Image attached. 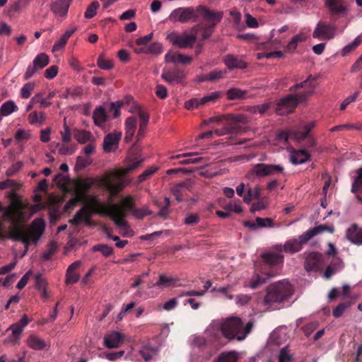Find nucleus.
Masks as SVG:
<instances>
[{"label":"nucleus","instance_id":"obj_1","mask_svg":"<svg viewBox=\"0 0 362 362\" xmlns=\"http://www.w3.org/2000/svg\"><path fill=\"white\" fill-rule=\"evenodd\" d=\"M92 177L78 179L76 183V190L75 198L69 199V208L75 205L76 202L83 204V206L74 215L73 219L69 220V223L78 225L85 222L86 225L91 224L92 214L104 202H101L95 195L89 194L88 192L94 184Z\"/></svg>","mask_w":362,"mask_h":362},{"label":"nucleus","instance_id":"obj_2","mask_svg":"<svg viewBox=\"0 0 362 362\" xmlns=\"http://www.w3.org/2000/svg\"><path fill=\"white\" fill-rule=\"evenodd\" d=\"M45 221L40 218L34 219L29 228L18 223L11 224L8 228V237L16 241H22L27 251L30 240L37 243L45 231Z\"/></svg>","mask_w":362,"mask_h":362},{"label":"nucleus","instance_id":"obj_3","mask_svg":"<svg viewBox=\"0 0 362 362\" xmlns=\"http://www.w3.org/2000/svg\"><path fill=\"white\" fill-rule=\"evenodd\" d=\"M293 294V287L288 280H281L271 284L267 288L263 303L272 306L288 300Z\"/></svg>","mask_w":362,"mask_h":362},{"label":"nucleus","instance_id":"obj_4","mask_svg":"<svg viewBox=\"0 0 362 362\" xmlns=\"http://www.w3.org/2000/svg\"><path fill=\"white\" fill-rule=\"evenodd\" d=\"M252 327V322L250 321L244 327L240 318L231 317L221 325V330L226 338L230 339L235 338L237 340L243 341L250 332Z\"/></svg>","mask_w":362,"mask_h":362},{"label":"nucleus","instance_id":"obj_5","mask_svg":"<svg viewBox=\"0 0 362 362\" xmlns=\"http://www.w3.org/2000/svg\"><path fill=\"white\" fill-rule=\"evenodd\" d=\"M250 119L245 114H227L226 122L223 127L215 129V135L221 136L226 134H238L244 131V128L240 124H247Z\"/></svg>","mask_w":362,"mask_h":362},{"label":"nucleus","instance_id":"obj_6","mask_svg":"<svg viewBox=\"0 0 362 362\" xmlns=\"http://www.w3.org/2000/svg\"><path fill=\"white\" fill-rule=\"evenodd\" d=\"M93 214H99L100 216H107L112 219L115 225L121 229L128 228V223L124 219L125 211L123 207L119 204H108L103 203Z\"/></svg>","mask_w":362,"mask_h":362},{"label":"nucleus","instance_id":"obj_7","mask_svg":"<svg viewBox=\"0 0 362 362\" xmlns=\"http://www.w3.org/2000/svg\"><path fill=\"white\" fill-rule=\"evenodd\" d=\"M198 18L197 8L194 7H180L171 11L168 20L173 23H185L187 22H195Z\"/></svg>","mask_w":362,"mask_h":362},{"label":"nucleus","instance_id":"obj_8","mask_svg":"<svg viewBox=\"0 0 362 362\" xmlns=\"http://www.w3.org/2000/svg\"><path fill=\"white\" fill-rule=\"evenodd\" d=\"M316 87V78L312 75H310L307 79L298 83H295L290 88V90L297 93L300 100H306L308 97H310Z\"/></svg>","mask_w":362,"mask_h":362},{"label":"nucleus","instance_id":"obj_9","mask_svg":"<svg viewBox=\"0 0 362 362\" xmlns=\"http://www.w3.org/2000/svg\"><path fill=\"white\" fill-rule=\"evenodd\" d=\"M283 172L284 168L280 165L257 163L249 171L248 176L250 178L262 177L280 174Z\"/></svg>","mask_w":362,"mask_h":362},{"label":"nucleus","instance_id":"obj_10","mask_svg":"<svg viewBox=\"0 0 362 362\" xmlns=\"http://www.w3.org/2000/svg\"><path fill=\"white\" fill-rule=\"evenodd\" d=\"M304 101L305 100H300L297 93L289 94L277 102L275 110L278 115H288L292 112L300 103Z\"/></svg>","mask_w":362,"mask_h":362},{"label":"nucleus","instance_id":"obj_11","mask_svg":"<svg viewBox=\"0 0 362 362\" xmlns=\"http://www.w3.org/2000/svg\"><path fill=\"white\" fill-rule=\"evenodd\" d=\"M166 39L172 45L177 46L180 49L191 48L197 40V37L194 34H188L184 32L179 35L175 32L170 33Z\"/></svg>","mask_w":362,"mask_h":362},{"label":"nucleus","instance_id":"obj_12","mask_svg":"<svg viewBox=\"0 0 362 362\" xmlns=\"http://www.w3.org/2000/svg\"><path fill=\"white\" fill-rule=\"evenodd\" d=\"M49 62V57L45 53H40L34 58L32 64L28 66L23 78L28 80L35 76L40 69L45 67Z\"/></svg>","mask_w":362,"mask_h":362},{"label":"nucleus","instance_id":"obj_13","mask_svg":"<svg viewBox=\"0 0 362 362\" xmlns=\"http://www.w3.org/2000/svg\"><path fill=\"white\" fill-rule=\"evenodd\" d=\"M260 268H264L265 271H274L272 267L281 264L284 262V256L274 252H264L260 255Z\"/></svg>","mask_w":362,"mask_h":362},{"label":"nucleus","instance_id":"obj_14","mask_svg":"<svg viewBox=\"0 0 362 362\" xmlns=\"http://www.w3.org/2000/svg\"><path fill=\"white\" fill-rule=\"evenodd\" d=\"M336 27L324 21H319L313 32L315 39H333L335 37Z\"/></svg>","mask_w":362,"mask_h":362},{"label":"nucleus","instance_id":"obj_15","mask_svg":"<svg viewBox=\"0 0 362 362\" xmlns=\"http://www.w3.org/2000/svg\"><path fill=\"white\" fill-rule=\"evenodd\" d=\"M325 258V255L317 252L308 253L305 259L304 267L305 270L318 271L323 267Z\"/></svg>","mask_w":362,"mask_h":362},{"label":"nucleus","instance_id":"obj_16","mask_svg":"<svg viewBox=\"0 0 362 362\" xmlns=\"http://www.w3.org/2000/svg\"><path fill=\"white\" fill-rule=\"evenodd\" d=\"M197 13L207 22V25L211 26H215L221 22L223 18L222 12L211 11L204 6H199L197 7Z\"/></svg>","mask_w":362,"mask_h":362},{"label":"nucleus","instance_id":"obj_17","mask_svg":"<svg viewBox=\"0 0 362 362\" xmlns=\"http://www.w3.org/2000/svg\"><path fill=\"white\" fill-rule=\"evenodd\" d=\"M309 240L305 233L298 236V238L288 240L283 245L284 252L294 254L301 250L303 245Z\"/></svg>","mask_w":362,"mask_h":362},{"label":"nucleus","instance_id":"obj_18","mask_svg":"<svg viewBox=\"0 0 362 362\" xmlns=\"http://www.w3.org/2000/svg\"><path fill=\"white\" fill-rule=\"evenodd\" d=\"M29 323V320L26 315H23L21 320L8 327L7 330L11 331V336L9 337V340L13 342L18 341L21 334L23 332V329L25 326H27Z\"/></svg>","mask_w":362,"mask_h":362},{"label":"nucleus","instance_id":"obj_19","mask_svg":"<svg viewBox=\"0 0 362 362\" xmlns=\"http://www.w3.org/2000/svg\"><path fill=\"white\" fill-rule=\"evenodd\" d=\"M223 62L230 70L234 69H245L248 66L247 62L243 60V57H238L232 54L225 55Z\"/></svg>","mask_w":362,"mask_h":362},{"label":"nucleus","instance_id":"obj_20","mask_svg":"<svg viewBox=\"0 0 362 362\" xmlns=\"http://www.w3.org/2000/svg\"><path fill=\"white\" fill-rule=\"evenodd\" d=\"M185 75L180 69H163L161 78L168 84H178L181 83Z\"/></svg>","mask_w":362,"mask_h":362},{"label":"nucleus","instance_id":"obj_21","mask_svg":"<svg viewBox=\"0 0 362 362\" xmlns=\"http://www.w3.org/2000/svg\"><path fill=\"white\" fill-rule=\"evenodd\" d=\"M121 136L122 132L117 131L106 135L105 139H103V151L111 152L117 148Z\"/></svg>","mask_w":362,"mask_h":362},{"label":"nucleus","instance_id":"obj_22","mask_svg":"<svg viewBox=\"0 0 362 362\" xmlns=\"http://www.w3.org/2000/svg\"><path fill=\"white\" fill-rule=\"evenodd\" d=\"M259 272L254 275L250 281V286L252 288H257L276 274L274 271H265L264 268H259Z\"/></svg>","mask_w":362,"mask_h":362},{"label":"nucleus","instance_id":"obj_23","mask_svg":"<svg viewBox=\"0 0 362 362\" xmlns=\"http://www.w3.org/2000/svg\"><path fill=\"white\" fill-rule=\"evenodd\" d=\"M123 340V334L119 332L113 331L103 338V344L108 349H117L122 344Z\"/></svg>","mask_w":362,"mask_h":362},{"label":"nucleus","instance_id":"obj_24","mask_svg":"<svg viewBox=\"0 0 362 362\" xmlns=\"http://www.w3.org/2000/svg\"><path fill=\"white\" fill-rule=\"evenodd\" d=\"M244 226L250 230H257L260 228L273 227L274 221L271 218H261L257 217L255 221H246L244 222Z\"/></svg>","mask_w":362,"mask_h":362},{"label":"nucleus","instance_id":"obj_25","mask_svg":"<svg viewBox=\"0 0 362 362\" xmlns=\"http://www.w3.org/2000/svg\"><path fill=\"white\" fill-rule=\"evenodd\" d=\"M346 236L352 243L358 245H362V228L357 224L351 225L347 229Z\"/></svg>","mask_w":362,"mask_h":362},{"label":"nucleus","instance_id":"obj_26","mask_svg":"<svg viewBox=\"0 0 362 362\" xmlns=\"http://www.w3.org/2000/svg\"><path fill=\"white\" fill-rule=\"evenodd\" d=\"M137 119L135 117H129L124 122V130H126V135H124V141L126 143H129L132 141L136 129Z\"/></svg>","mask_w":362,"mask_h":362},{"label":"nucleus","instance_id":"obj_27","mask_svg":"<svg viewBox=\"0 0 362 362\" xmlns=\"http://www.w3.org/2000/svg\"><path fill=\"white\" fill-rule=\"evenodd\" d=\"M94 124L98 127H103L108 119L107 112L102 105L97 106L93 112Z\"/></svg>","mask_w":362,"mask_h":362},{"label":"nucleus","instance_id":"obj_28","mask_svg":"<svg viewBox=\"0 0 362 362\" xmlns=\"http://www.w3.org/2000/svg\"><path fill=\"white\" fill-rule=\"evenodd\" d=\"M310 154L305 150H295L291 155V161L294 165H298L310 160Z\"/></svg>","mask_w":362,"mask_h":362},{"label":"nucleus","instance_id":"obj_29","mask_svg":"<svg viewBox=\"0 0 362 362\" xmlns=\"http://www.w3.org/2000/svg\"><path fill=\"white\" fill-rule=\"evenodd\" d=\"M327 232L329 233H334V227L331 226H327L325 224L319 225L317 226H315L313 228L308 229L305 233V235L307 236L306 238H310V240L318 234Z\"/></svg>","mask_w":362,"mask_h":362},{"label":"nucleus","instance_id":"obj_30","mask_svg":"<svg viewBox=\"0 0 362 362\" xmlns=\"http://www.w3.org/2000/svg\"><path fill=\"white\" fill-rule=\"evenodd\" d=\"M99 185L112 192L114 194H116V193L121 190L120 185L113 183L111 175H106L101 177L99 181Z\"/></svg>","mask_w":362,"mask_h":362},{"label":"nucleus","instance_id":"obj_31","mask_svg":"<svg viewBox=\"0 0 362 362\" xmlns=\"http://www.w3.org/2000/svg\"><path fill=\"white\" fill-rule=\"evenodd\" d=\"M53 181L54 185H57L63 194L64 197H66L68 194V175L59 173L55 175Z\"/></svg>","mask_w":362,"mask_h":362},{"label":"nucleus","instance_id":"obj_32","mask_svg":"<svg viewBox=\"0 0 362 362\" xmlns=\"http://www.w3.org/2000/svg\"><path fill=\"white\" fill-rule=\"evenodd\" d=\"M226 95L228 100H243L247 98V91L239 88H230Z\"/></svg>","mask_w":362,"mask_h":362},{"label":"nucleus","instance_id":"obj_33","mask_svg":"<svg viewBox=\"0 0 362 362\" xmlns=\"http://www.w3.org/2000/svg\"><path fill=\"white\" fill-rule=\"evenodd\" d=\"M52 11L59 16H66L68 12V0L55 1L52 6Z\"/></svg>","mask_w":362,"mask_h":362},{"label":"nucleus","instance_id":"obj_34","mask_svg":"<svg viewBox=\"0 0 362 362\" xmlns=\"http://www.w3.org/2000/svg\"><path fill=\"white\" fill-rule=\"evenodd\" d=\"M141 162L142 160H135L125 168L115 170L112 172V175L115 178L121 179L132 170H136L141 165Z\"/></svg>","mask_w":362,"mask_h":362},{"label":"nucleus","instance_id":"obj_35","mask_svg":"<svg viewBox=\"0 0 362 362\" xmlns=\"http://www.w3.org/2000/svg\"><path fill=\"white\" fill-rule=\"evenodd\" d=\"M341 263L342 262L339 258H334L327 267L324 273V277L327 279H329L341 268Z\"/></svg>","mask_w":362,"mask_h":362},{"label":"nucleus","instance_id":"obj_36","mask_svg":"<svg viewBox=\"0 0 362 362\" xmlns=\"http://www.w3.org/2000/svg\"><path fill=\"white\" fill-rule=\"evenodd\" d=\"M188 189V183L183 182L175 185L171 188V193L175 197L177 202H180L183 200V195Z\"/></svg>","mask_w":362,"mask_h":362},{"label":"nucleus","instance_id":"obj_37","mask_svg":"<svg viewBox=\"0 0 362 362\" xmlns=\"http://www.w3.org/2000/svg\"><path fill=\"white\" fill-rule=\"evenodd\" d=\"M351 192L355 194L362 192V167L356 171V175L351 183Z\"/></svg>","mask_w":362,"mask_h":362},{"label":"nucleus","instance_id":"obj_38","mask_svg":"<svg viewBox=\"0 0 362 362\" xmlns=\"http://www.w3.org/2000/svg\"><path fill=\"white\" fill-rule=\"evenodd\" d=\"M74 138L81 144H86L91 140L92 134L85 129H75L73 132Z\"/></svg>","mask_w":362,"mask_h":362},{"label":"nucleus","instance_id":"obj_39","mask_svg":"<svg viewBox=\"0 0 362 362\" xmlns=\"http://www.w3.org/2000/svg\"><path fill=\"white\" fill-rule=\"evenodd\" d=\"M158 349L153 348V346H150L149 344L141 346L139 350L140 355L146 361L151 360L153 356L156 355Z\"/></svg>","mask_w":362,"mask_h":362},{"label":"nucleus","instance_id":"obj_40","mask_svg":"<svg viewBox=\"0 0 362 362\" xmlns=\"http://www.w3.org/2000/svg\"><path fill=\"white\" fill-rule=\"evenodd\" d=\"M326 4L331 13H340L345 10L343 0H326Z\"/></svg>","mask_w":362,"mask_h":362},{"label":"nucleus","instance_id":"obj_41","mask_svg":"<svg viewBox=\"0 0 362 362\" xmlns=\"http://www.w3.org/2000/svg\"><path fill=\"white\" fill-rule=\"evenodd\" d=\"M27 343L29 347L37 350L43 349L46 346L45 342L35 335L30 336L27 339Z\"/></svg>","mask_w":362,"mask_h":362},{"label":"nucleus","instance_id":"obj_42","mask_svg":"<svg viewBox=\"0 0 362 362\" xmlns=\"http://www.w3.org/2000/svg\"><path fill=\"white\" fill-rule=\"evenodd\" d=\"M18 107L12 100H8L3 103L0 107L1 114L4 116H8L14 112L18 111Z\"/></svg>","mask_w":362,"mask_h":362},{"label":"nucleus","instance_id":"obj_43","mask_svg":"<svg viewBox=\"0 0 362 362\" xmlns=\"http://www.w3.org/2000/svg\"><path fill=\"white\" fill-rule=\"evenodd\" d=\"M62 138L64 144H57V149H58L60 153L66 155L68 153V146H66V144L68 142V125L66 124V118H64V132H62Z\"/></svg>","mask_w":362,"mask_h":362},{"label":"nucleus","instance_id":"obj_44","mask_svg":"<svg viewBox=\"0 0 362 362\" xmlns=\"http://www.w3.org/2000/svg\"><path fill=\"white\" fill-rule=\"evenodd\" d=\"M91 163L92 159L90 157L79 156L76 158L74 170L76 172H78V170H83L89 166Z\"/></svg>","mask_w":362,"mask_h":362},{"label":"nucleus","instance_id":"obj_45","mask_svg":"<svg viewBox=\"0 0 362 362\" xmlns=\"http://www.w3.org/2000/svg\"><path fill=\"white\" fill-rule=\"evenodd\" d=\"M177 281V279L172 276H166L164 274L159 276L158 281L156 283V286L159 288L169 287Z\"/></svg>","mask_w":362,"mask_h":362},{"label":"nucleus","instance_id":"obj_46","mask_svg":"<svg viewBox=\"0 0 362 362\" xmlns=\"http://www.w3.org/2000/svg\"><path fill=\"white\" fill-rule=\"evenodd\" d=\"M222 94L219 91H214L207 94L202 98H199L200 103L204 107L210 103H214L221 97Z\"/></svg>","mask_w":362,"mask_h":362},{"label":"nucleus","instance_id":"obj_47","mask_svg":"<svg viewBox=\"0 0 362 362\" xmlns=\"http://www.w3.org/2000/svg\"><path fill=\"white\" fill-rule=\"evenodd\" d=\"M92 250L94 252H100L105 257H109L113 254L112 247L105 244H97Z\"/></svg>","mask_w":362,"mask_h":362},{"label":"nucleus","instance_id":"obj_48","mask_svg":"<svg viewBox=\"0 0 362 362\" xmlns=\"http://www.w3.org/2000/svg\"><path fill=\"white\" fill-rule=\"evenodd\" d=\"M81 266V261L76 260L72 264H69V284L75 283L78 281L79 275L74 271L76 268Z\"/></svg>","mask_w":362,"mask_h":362},{"label":"nucleus","instance_id":"obj_49","mask_svg":"<svg viewBox=\"0 0 362 362\" xmlns=\"http://www.w3.org/2000/svg\"><path fill=\"white\" fill-rule=\"evenodd\" d=\"M361 38L360 37H356L355 38V40L354 42L346 45L341 50V54L342 56L347 55L349 52H351L352 50H354L361 43Z\"/></svg>","mask_w":362,"mask_h":362},{"label":"nucleus","instance_id":"obj_50","mask_svg":"<svg viewBox=\"0 0 362 362\" xmlns=\"http://www.w3.org/2000/svg\"><path fill=\"white\" fill-rule=\"evenodd\" d=\"M68 41V30L65 31L63 36L61 37V39L58 40L54 42L52 46V52H58L60 51L65 46L66 42Z\"/></svg>","mask_w":362,"mask_h":362},{"label":"nucleus","instance_id":"obj_51","mask_svg":"<svg viewBox=\"0 0 362 362\" xmlns=\"http://www.w3.org/2000/svg\"><path fill=\"white\" fill-rule=\"evenodd\" d=\"M236 360V352L232 351L229 352L222 353L218 358V362H235Z\"/></svg>","mask_w":362,"mask_h":362},{"label":"nucleus","instance_id":"obj_52","mask_svg":"<svg viewBox=\"0 0 362 362\" xmlns=\"http://www.w3.org/2000/svg\"><path fill=\"white\" fill-rule=\"evenodd\" d=\"M69 95L74 100H81L86 95L85 89L83 86H75L69 90Z\"/></svg>","mask_w":362,"mask_h":362},{"label":"nucleus","instance_id":"obj_53","mask_svg":"<svg viewBox=\"0 0 362 362\" xmlns=\"http://www.w3.org/2000/svg\"><path fill=\"white\" fill-rule=\"evenodd\" d=\"M35 88V83L33 82H28L25 83L21 90V95L22 98H28L33 89Z\"/></svg>","mask_w":362,"mask_h":362},{"label":"nucleus","instance_id":"obj_54","mask_svg":"<svg viewBox=\"0 0 362 362\" xmlns=\"http://www.w3.org/2000/svg\"><path fill=\"white\" fill-rule=\"evenodd\" d=\"M97 65L103 70H110L113 67V62L104 59V54H100L97 59Z\"/></svg>","mask_w":362,"mask_h":362},{"label":"nucleus","instance_id":"obj_55","mask_svg":"<svg viewBox=\"0 0 362 362\" xmlns=\"http://www.w3.org/2000/svg\"><path fill=\"white\" fill-rule=\"evenodd\" d=\"M162 45L159 42H153L147 47L144 50V54H153L158 55L162 52Z\"/></svg>","mask_w":362,"mask_h":362},{"label":"nucleus","instance_id":"obj_56","mask_svg":"<svg viewBox=\"0 0 362 362\" xmlns=\"http://www.w3.org/2000/svg\"><path fill=\"white\" fill-rule=\"evenodd\" d=\"M57 251V243L51 242L48 245V249L42 255L44 261H48L51 257Z\"/></svg>","mask_w":362,"mask_h":362},{"label":"nucleus","instance_id":"obj_57","mask_svg":"<svg viewBox=\"0 0 362 362\" xmlns=\"http://www.w3.org/2000/svg\"><path fill=\"white\" fill-rule=\"evenodd\" d=\"M351 305V303L347 301V302H344V303H340L339 305H337V306L333 310V315L336 317V318H339L340 317L344 312L345 311V310L346 308H348Z\"/></svg>","mask_w":362,"mask_h":362},{"label":"nucleus","instance_id":"obj_58","mask_svg":"<svg viewBox=\"0 0 362 362\" xmlns=\"http://www.w3.org/2000/svg\"><path fill=\"white\" fill-rule=\"evenodd\" d=\"M45 119L44 113L41 112L40 115L36 111L32 112L28 115V122L30 124L42 123Z\"/></svg>","mask_w":362,"mask_h":362},{"label":"nucleus","instance_id":"obj_59","mask_svg":"<svg viewBox=\"0 0 362 362\" xmlns=\"http://www.w3.org/2000/svg\"><path fill=\"white\" fill-rule=\"evenodd\" d=\"M210 291H211V293L219 292V293H222L223 295L227 296L228 299H230V300L233 299V296L229 295V293L230 291H232V286H230V285H227L226 286H222V287H219V288L213 287Z\"/></svg>","mask_w":362,"mask_h":362},{"label":"nucleus","instance_id":"obj_60","mask_svg":"<svg viewBox=\"0 0 362 362\" xmlns=\"http://www.w3.org/2000/svg\"><path fill=\"white\" fill-rule=\"evenodd\" d=\"M99 8V3L97 1L92 2L85 12V18H93L96 14V10Z\"/></svg>","mask_w":362,"mask_h":362},{"label":"nucleus","instance_id":"obj_61","mask_svg":"<svg viewBox=\"0 0 362 362\" xmlns=\"http://www.w3.org/2000/svg\"><path fill=\"white\" fill-rule=\"evenodd\" d=\"M138 116L139 117V128L145 129L147 124L149 122V115L144 112L142 110L139 109L138 111Z\"/></svg>","mask_w":362,"mask_h":362},{"label":"nucleus","instance_id":"obj_62","mask_svg":"<svg viewBox=\"0 0 362 362\" xmlns=\"http://www.w3.org/2000/svg\"><path fill=\"white\" fill-rule=\"evenodd\" d=\"M199 98H192L185 103V107L188 110L202 107Z\"/></svg>","mask_w":362,"mask_h":362},{"label":"nucleus","instance_id":"obj_63","mask_svg":"<svg viewBox=\"0 0 362 362\" xmlns=\"http://www.w3.org/2000/svg\"><path fill=\"white\" fill-rule=\"evenodd\" d=\"M200 221V216L197 214H187L185 218L184 223L191 226L197 224Z\"/></svg>","mask_w":362,"mask_h":362},{"label":"nucleus","instance_id":"obj_64","mask_svg":"<svg viewBox=\"0 0 362 362\" xmlns=\"http://www.w3.org/2000/svg\"><path fill=\"white\" fill-rule=\"evenodd\" d=\"M225 72L223 71L214 70L207 74L208 81L214 82L223 78Z\"/></svg>","mask_w":362,"mask_h":362}]
</instances>
